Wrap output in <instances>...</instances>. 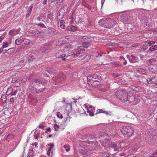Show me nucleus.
I'll return each instance as SVG.
<instances>
[{
	"instance_id": "24",
	"label": "nucleus",
	"mask_w": 157,
	"mask_h": 157,
	"mask_svg": "<svg viewBox=\"0 0 157 157\" xmlns=\"http://www.w3.org/2000/svg\"><path fill=\"white\" fill-rule=\"evenodd\" d=\"M100 78V76L97 74H94L92 75V80H93L94 79H95V80H93V81L95 82H98Z\"/></svg>"
},
{
	"instance_id": "27",
	"label": "nucleus",
	"mask_w": 157,
	"mask_h": 157,
	"mask_svg": "<svg viewBox=\"0 0 157 157\" xmlns=\"http://www.w3.org/2000/svg\"><path fill=\"white\" fill-rule=\"evenodd\" d=\"M155 43V42L154 41H150L148 42H147L146 43H145V44L146 45H148L149 46H151H151L154 45Z\"/></svg>"
},
{
	"instance_id": "57",
	"label": "nucleus",
	"mask_w": 157,
	"mask_h": 157,
	"mask_svg": "<svg viewBox=\"0 0 157 157\" xmlns=\"http://www.w3.org/2000/svg\"><path fill=\"white\" fill-rule=\"evenodd\" d=\"M89 115L91 117H92V116H94V114L93 113V110H92L90 112V113H89Z\"/></svg>"
},
{
	"instance_id": "5",
	"label": "nucleus",
	"mask_w": 157,
	"mask_h": 157,
	"mask_svg": "<svg viewBox=\"0 0 157 157\" xmlns=\"http://www.w3.org/2000/svg\"><path fill=\"white\" fill-rule=\"evenodd\" d=\"M120 130L121 132L125 136L130 137L133 134V130L129 126H123Z\"/></svg>"
},
{
	"instance_id": "36",
	"label": "nucleus",
	"mask_w": 157,
	"mask_h": 157,
	"mask_svg": "<svg viewBox=\"0 0 157 157\" xmlns=\"http://www.w3.org/2000/svg\"><path fill=\"white\" fill-rule=\"evenodd\" d=\"M24 44L25 45H29L30 44V40L27 39H24L23 40Z\"/></svg>"
},
{
	"instance_id": "32",
	"label": "nucleus",
	"mask_w": 157,
	"mask_h": 157,
	"mask_svg": "<svg viewBox=\"0 0 157 157\" xmlns=\"http://www.w3.org/2000/svg\"><path fill=\"white\" fill-rule=\"evenodd\" d=\"M60 21L59 24H60V28L62 29H64L65 28V25L63 24L64 21L63 20H59Z\"/></svg>"
},
{
	"instance_id": "15",
	"label": "nucleus",
	"mask_w": 157,
	"mask_h": 157,
	"mask_svg": "<svg viewBox=\"0 0 157 157\" xmlns=\"http://www.w3.org/2000/svg\"><path fill=\"white\" fill-rule=\"evenodd\" d=\"M80 39L82 43L87 41H91V39L87 36H83L80 37Z\"/></svg>"
},
{
	"instance_id": "2",
	"label": "nucleus",
	"mask_w": 157,
	"mask_h": 157,
	"mask_svg": "<svg viewBox=\"0 0 157 157\" xmlns=\"http://www.w3.org/2000/svg\"><path fill=\"white\" fill-rule=\"evenodd\" d=\"M98 24L99 25L105 28H110L114 27L116 24V22L113 19L104 18L100 20Z\"/></svg>"
},
{
	"instance_id": "46",
	"label": "nucleus",
	"mask_w": 157,
	"mask_h": 157,
	"mask_svg": "<svg viewBox=\"0 0 157 157\" xmlns=\"http://www.w3.org/2000/svg\"><path fill=\"white\" fill-rule=\"evenodd\" d=\"M8 44L7 42H4L3 43V44L2 45L3 48H6L8 46Z\"/></svg>"
},
{
	"instance_id": "40",
	"label": "nucleus",
	"mask_w": 157,
	"mask_h": 157,
	"mask_svg": "<svg viewBox=\"0 0 157 157\" xmlns=\"http://www.w3.org/2000/svg\"><path fill=\"white\" fill-rule=\"evenodd\" d=\"M63 44V41L62 40L60 39L57 42L56 44L57 46H60Z\"/></svg>"
},
{
	"instance_id": "34",
	"label": "nucleus",
	"mask_w": 157,
	"mask_h": 157,
	"mask_svg": "<svg viewBox=\"0 0 157 157\" xmlns=\"http://www.w3.org/2000/svg\"><path fill=\"white\" fill-rule=\"evenodd\" d=\"M34 154L32 151H30L28 153L27 157H33Z\"/></svg>"
},
{
	"instance_id": "20",
	"label": "nucleus",
	"mask_w": 157,
	"mask_h": 157,
	"mask_svg": "<svg viewBox=\"0 0 157 157\" xmlns=\"http://www.w3.org/2000/svg\"><path fill=\"white\" fill-rule=\"evenodd\" d=\"M156 60L154 58H151L147 59L146 62V63L147 65H150L151 64L155 63Z\"/></svg>"
},
{
	"instance_id": "51",
	"label": "nucleus",
	"mask_w": 157,
	"mask_h": 157,
	"mask_svg": "<svg viewBox=\"0 0 157 157\" xmlns=\"http://www.w3.org/2000/svg\"><path fill=\"white\" fill-rule=\"evenodd\" d=\"M147 49V48L145 46H144V47L141 48L140 50L141 51L144 52Z\"/></svg>"
},
{
	"instance_id": "48",
	"label": "nucleus",
	"mask_w": 157,
	"mask_h": 157,
	"mask_svg": "<svg viewBox=\"0 0 157 157\" xmlns=\"http://www.w3.org/2000/svg\"><path fill=\"white\" fill-rule=\"evenodd\" d=\"M100 155L102 157H105L107 156L106 153L105 152H102L100 154Z\"/></svg>"
},
{
	"instance_id": "58",
	"label": "nucleus",
	"mask_w": 157,
	"mask_h": 157,
	"mask_svg": "<svg viewBox=\"0 0 157 157\" xmlns=\"http://www.w3.org/2000/svg\"><path fill=\"white\" fill-rule=\"evenodd\" d=\"M14 99L13 98H11L10 99V103H13L14 102Z\"/></svg>"
},
{
	"instance_id": "52",
	"label": "nucleus",
	"mask_w": 157,
	"mask_h": 157,
	"mask_svg": "<svg viewBox=\"0 0 157 157\" xmlns=\"http://www.w3.org/2000/svg\"><path fill=\"white\" fill-rule=\"evenodd\" d=\"M57 116L58 117L60 118V119H62L63 118V117L62 115L60 114V113H58L57 115Z\"/></svg>"
},
{
	"instance_id": "21",
	"label": "nucleus",
	"mask_w": 157,
	"mask_h": 157,
	"mask_svg": "<svg viewBox=\"0 0 157 157\" xmlns=\"http://www.w3.org/2000/svg\"><path fill=\"white\" fill-rule=\"evenodd\" d=\"M52 80L54 81V83L56 85L58 84H60L61 83V80L60 78L57 77H54L53 78Z\"/></svg>"
},
{
	"instance_id": "62",
	"label": "nucleus",
	"mask_w": 157,
	"mask_h": 157,
	"mask_svg": "<svg viewBox=\"0 0 157 157\" xmlns=\"http://www.w3.org/2000/svg\"><path fill=\"white\" fill-rule=\"evenodd\" d=\"M126 157H136L133 154H130L127 156Z\"/></svg>"
},
{
	"instance_id": "25",
	"label": "nucleus",
	"mask_w": 157,
	"mask_h": 157,
	"mask_svg": "<svg viewBox=\"0 0 157 157\" xmlns=\"http://www.w3.org/2000/svg\"><path fill=\"white\" fill-rule=\"evenodd\" d=\"M132 89L136 91H139L140 89V87L138 86H135L132 85L131 86Z\"/></svg>"
},
{
	"instance_id": "14",
	"label": "nucleus",
	"mask_w": 157,
	"mask_h": 157,
	"mask_svg": "<svg viewBox=\"0 0 157 157\" xmlns=\"http://www.w3.org/2000/svg\"><path fill=\"white\" fill-rule=\"evenodd\" d=\"M46 70L48 73L51 74H54L56 73L57 71V70L56 69H55L52 67H47Z\"/></svg>"
},
{
	"instance_id": "55",
	"label": "nucleus",
	"mask_w": 157,
	"mask_h": 157,
	"mask_svg": "<svg viewBox=\"0 0 157 157\" xmlns=\"http://www.w3.org/2000/svg\"><path fill=\"white\" fill-rule=\"evenodd\" d=\"M38 127L39 128H41V129H43L44 128V126L43 125V124H40L38 126Z\"/></svg>"
},
{
	"instance_id": "8",
	"label": "nucleus",
	"mask_w": 157,
	"mask_h": 157,
	"mask_svg": "<svg viewBox=\"0 0 157 157\" xmlns=\"http://www.w3.org/2000/svg\"><path fill=\"white\" fill-rule=\"evenodd\" d=\"M91 41H87L82 43V46L78 47L75 50L77 53H78V56L80 54V52L85 51L84 48H87L90 45Z\"/></svg>"
},
{
	"instance_id": "29",
	"label": "nucleus",
	"mask_w": 157,
	"mask_h": 157,
	"mask_svg": "<svg viewBox=\"0 0 157 157\" xmlns=\"http://www.w3.org/2000/svg\"><path fill=\"white\" fill-rule=\"evenodd\" d=\"M155 67V65L150 66L149 67V70L153 73L155 72L156 70L154 68Z\"/></svg>"
},
{
	"instance_id": "45",
	"label": "nucleus",
	"mask_w": 157,
	"mask_h": 157,
	"mask_svg": "<svg viewBox=\"0 0 157 157\" xmlns=\"http://www.w3.org/2000/svg\"><path fill=\"white\" fill-rule=\"evenodd\" d=\"M1 98L2 99V101L3 103L5 102L7 100V98H6V97L5 96L3 95V96H2Z\"/></svg>"
},
{
	"instance_id": "63",
	"label": "nucleus",
	"mask_w": 157,
	"mask_h": 157,
	"mask_svg": "<svg viewBox=\"0 0 157 157\" xmlns=\"http://www.w3.org/2000/svg\"><path fill=\"white\" fill-rule=\"evenodd\" d=\"M138 45H139V44H133L132 45V46L133 47H135L136 46H137Z\"/></svg>"
},
{
	"instance_id": "60",
	"label": "nucleus",
	"mask_w": 157,
	"mask_h": 157,
	"mask_svg": "<svg viewBox=\"0 0 157 157\" xmlns=\"http://www.w3.org/2000/svg\"><path fill=\"white\" fill-rule=\"evenodd\" d=\"M0 121L1 122V123L3 124L5 123L4 122L5 121V119H3L2 117L1 119L0 120Z\"/></svg>"
},
{
	"instance_id": "41",
	"label": "nucleus",
	"mask_w": 157,
	"mask_h": 157,
	"mask_svg": "<svg viewBox=\"0 0 157 157\" xmlns=\"http://www.w3.org/2000/svg\"><path fill=\"white\" fill-rule=\"evenodd\" d=\"M18 78L17 77L13 78L12 79V82L13 83H15L16 84L17 82H18V81H17Z\"/></svg>"
},
{
	"instance_id": "28",
	"label": "nucleus",
	"mask_w": 157,
	"mask_h": 157,
	"mask_svg": "<svg viewBox=\"0 0 157 157\" xmlns=\"http://www.w3.org/2000/svg\"><path fill=\"white\" fill-rule=\"evenodd\" d=\"M156 50H157V45H153L149 48V50L151 51H154Z\"/></svg>"
},
{
	"instance_id": "64",
	"label": "nucleus",
	"mask_w": 157,
	"mask_h": 157,
	"mask_svg": "<svg viewBox=\"0 0 157 157\" xmlns=\"http://www.w3.org/2000/svg\"><path fill=\"white\" fill-rule=\"evenodd\" d=\"M120 59L121 60H122V61H123L125 59L124 57L123 56H120Z\"/></svg>"
},
{
	"instance_id": "35",
	"label": "nucleus",
	"mask_w": 157,
	"mask_h": 157,
	"mask_svg": "<svg viewBox=\"0 0 157 157\" xmlns=\"http://www.w3.org/2000/svg\"><path fill=\"white\" fill-rule=\"evenodd\" d=\"M62 52H59L56 53V57L57 58H62Z\"/></svg>"
},
{
	"instance_id": "47",
	"label": "nucleus",
	"mask_w": 157,
	"mask_h": 157,
	"mask_svg": "<svg viewBox=\"0 0 157 157\" xmlns=\"http://www.w3.org/2000/svg\"><path fill=\"white\" fill-rule=\"evenodd\" d=\"M36 24L40 26L42 28H46V27L45 26V25L42 23Z\"/></svg>"
},
{
	"instance_id": "49",
	"label": "nucleus",
	"mask_w": 157,
	"mask_h": 157,
	"mask_svg": "<svg viewBox=\"0 0 157 157\" xmlns=\"http://www.w3.org/2000/svg\"><path fill=\"white\" fill-rule=\"evenodd\" d=\"M59 126L57 124H55L54 126V128H55V131H57V129L59 128Z\"/></svg>"
},
{
	"instance_id": "56",
	"label": "nucleus",
	"mask_w": 157,
	"mask_h": 157,
	"mask_svg": "<svg viewBox=\"0 0 157 157\" xmlns=\"http://www.w3.org/2000/svg\"><path fill=\"white\" fill-rule=\"evenodd\" d=\"M40 135V133H37L35 135V138L36 139H38Z\"/></svg>"
},
{
	"instance_id": "53",
	"label": "nucleus",
	"mask_w": 157,
	"mask_h": 157,
	"mask_svg": "<svg viewBox=\"0 0 157 157\" xmlns=\"http://www.w3.org/2000/svg\"><path fill=\"white\" fill-rule=\"evenodd\" d=\"M14 32H15L14 29L10 30L9 33V34L10 35H13Z\"/></svg>"
},
{
	"instance_id": "31",
	"label": "nucleus",
	"mask_w": 157,
	"mask_h": 157,
	"mask_svg": "<svg viewBox=\"0 0 157 157\" xmlns=\"http://www.w3.org/2000/svg\"><path fill=\"white\" fill-rule=\"evenodd\" d=\"M36 33V35L38 37H43L44 36L45 34L44 33L42 32H38Z\"/></svg>"
},
{
	"instance_id": "54",
	"label": "nucleus",
	"mask_w": 157,
	"mask_h": 157,
	"mask_svg": "<svg viewBox=\"0 0 157 157\" xmlns=\"http://www.w3.org/2000/svg\"><path fill=\"white\" fill-rule=\"evenodd\" d=\"M155 155H157V150L154 152L149 157H154V156Z\"/></svg>"
},
{
	"instance_id": "30",
	"label": "nucleus",
	"mask_w": 157,
	"mask_h": 157,
	"mask_svg": "<svg viewBox=\"0 0 157 157\" xmlns=\"http://www.w3.org/2000/svg\"><path fill=\"white\" fill-rule=\"evenodd\" d=\"M22 42L23 40L20 38L17 39L15 41V44L17 45L20 44L21 43H22Z\"/></svg>"
},
{
	"instance_id": "38",
	"label": "nucleus",
	"mask_w": 157,
	"mask_h": 157,
	"mask_svg": "<svg viewBox=\"0 0 157 157\" xmlns=\"http://www.w3.org/2000/svg\"><path fill=\"white\" fill-rule=\"evenodd\" d=\"M35 59L34 57L33 56H30L29 58L28 62L29 63H31L33 60Z\"/></svg>"
},
{
	"instance_id": "11",
	"label": "nucleus",
	"mask_w": 157,
	"mask_h": 157,
	"mask_svg": "<svg viewBox=\"0 0 157 157\" xmlns=\"http://www.w3.org/2000/svg\"><path fill=\"white\" fill-rule=\"evenodd\" d=\"M64 8L63 7L61 8L58 13L57 18L59 20H61L65 14V12L63 13Z\"/></svg>"
},
{
	"instance_id": "16",
	"label": "nucleus",
	"mask_w": 157,
	"mask_h": 157,
	"mask_svg": "<svg viewBox=\"0 0 157 157\" xmlns=\"http://www.w3.org/2000/svg\"><path fill=\"white\" fill-rule=\"evenodd\" d=\"M120 144H121V143L119 144L118 146H117L114 142H112V143H111L110 147L113 148L114 151H117L118 150L119 147H120Z\"/></svg>"
},
{
	"instance_id": "39",
	"label": "nucleus",
	"mask_w": 157,
	"mask_h": 157,
	"mask_svg": "<svg viewBox=\"0 0 157 157\" xmlns=\"http://www.w3.org/2000/svg\"><path fill=\"white\" fill-rule=\"evenodd\" d=\"M152 78H149L147 79V82L148 84H152L154 83L153 82L152 80Z\"/></svg>"
},
{
	"instance_id": "26",
	"label": "nucleus",
	"mask_w": 157,
	"mask_h": 157,
	"mask_svg": "<svg viewBox=\"0 0 157 157\" xmlns=\"http://www.w3.org/2000/svg\"><path fill=\"white\" fill-rule=\"evenodd\" d=\"M13 91V89L11 87H10L8 88L6 92V94L7 95H9L11 94Z\"/></svg>"
},
{
	"instance_id": "59",
	"label": "nucleus",
	"mask_w": 157,
	"mask_h": 157,
	"mask_svg": "<svg viewBox=\"0 0 157 157\" xmlns=\"http://www.w3.org/2000/svg\"><path fill=\"white\" fill-rule=\"evenodd\" d=\"M17 93V90H15L13 93L12 92L11 95H15Z\"/></svg>"
},
{
	"instance_id": "22",
	"label": "nucleus",
	"mask_w": 157,
	"mask_h": 157,
	"mask_svg": "<svg viewBox=\"0 0 157 157\" xmlns=\"http://www.w3.org/2000/svg\"><path fill=\"white\" fill-rule=\"evenodd\" d=\"M66 29L67 30L72 32H75L76 31L77 29V27L73 25L68 26Z\"/></svg>"
},
{
	"instance_id": "33",
	"label": "nucleus",
	"mask_w": 157,
	"mask_h": 157,
	"mask_svg": "<svg viewBox=\"0 0 157 157\" xmlns=\"http://www.w3.org/2000/svg\"><path fill=\"white\" fill-rule=\"evenodd\" d=\"M14 52V49L13 48H10L6 50V52L9 54H11Z\"/></svg>"
},
{
	"instance_id": "9",
	"label": "nucleus",
	"mask_w": 157,
	"mask_h": 157,
	"mask_svg": "<svg viewBox=\"0 0 157 157\" xmlns=\"http://www.w3.org/2000/svg\"><path fill=\"white\" fill-rule=\"evenodd\" d=\"M146 136L149 138L150 143L151 144H155L157 143V135L153 133H151L149 132L148 133Z\"/></svg>"
},
{
	"instance_id": "19",
	"label": "nucleus",
	"mask_w": 157,
	"mask_h": 157,
	"mask_svg": "<svg viewBox=\"0 0 157 157\" xmlns=\"http://www.w3.org/2000/svg\"><path fill=\"white\" fill-rule=\"evenodd\" d=\"M87 143L89 144H90V148L89 149L90 151H93L95 150V143L93 141H87Z\"/></svg>"
},
{
	"instance_id": "50",
	"label": "nucleus",
	"mask_w": 157,
	"mask_h": 157,
	"mask_svg": "<svg viewBox=\"0 0 157 157\" xmlns=\"http://www.w3.org/2000/svg\"><path fill=\"white\" fill-rule=\"evenodd\" d=\"M48 145L49 146H50V147L49 148L48 151H51L52 147H53L54 145L52 144H48Z\"/></svg>"
},
{
	"instance_id": "13",
	"label": "nucleus",
	"mask_w": 157,
	"mask_h": 157,
	"mask_svg": "<svg viewBox=\"0 0 157 157\" xmlns=\"http://www.w3.org/2000/svg\"><path fill=\"white\" fill-rule=\"evenodd\" d=\"M136 71L137 73L140 74H144L146 73L147 70L145 68L139 67L136 68Z\"/></svg>"
},
{
	"instance_id": "1",
	"label": "nucleus",
	"mask_w": 157,
	"mask_h": 157,
	"mask_svg": "<svg viewBox=\"0 0 157 157\" xmlns=\"http://www.w3.org/2000/svg\"><path fill=\"white\" fill-rule=\"evenodd\" d=\"M46 82L40 79H35L31 85V91L33 94H39L43 91L46 88Z\"/></svg>"
},
{
	"instance_id": "42",
	"label": "nucleus",
	"mask_w": 157,
	"mask_h": 157,
	"mask_svg": "<svg viewBox=\"0 0 157 157\" xmlns=\"http://www.w3.org/2000/svg\"><path fill=\"white\" fill-rule=\"evenodd\" d=\"M103 54H105L106 53L99 52H97V54H96V56L97 57H98L99 56L101 57L103 55Z\"/></svg>"
},
{
	"instance_id": "10",
	"label": "nucleus",
	"mask_w": 157,
	"mask_h": 157,
	"mask_svg": "<svg viewBox=\"0 0 157 157\" xmlns=\"http://www.w3.org/2000/svg\"><path fill=\"white\" fill-rule=\"evenodd\" d=\"M112 142H111L109 139H105L102 142V145L104 147H105L110 146L111 143Z\"/></svg>"
},
{
	"instance_id": "23",
	"label": "nucleus",
	"mask_w": 157,
	"mask_h": 157,
	"mask_svg": "<svg viewBox=\"0 0 157 157\" xmlns=\"http://www.w3.org/2000/svg\"><path fill=\"white\" fill-rule=\"evenodd\" d=\"M128 29H130L133 31H134L136 30L137 28V25L133 26L132 24H129L128 25Z\"/></svg>"
},
{
	"instance_id": "7",
	"label": "nucleus",
	"mask_w": 157,
	"mask_h": 157,
	"mask_svg": "<svg viewBox=\"0 0 157 157\" xmlns=\"http://www.w3.org/2000/svg\"><path fill=\"white\" fill-rule=\"evenodd\" d=\"M121 19L124 22H130L133 19L132 14L130 13H124L122 15Z\"/></svg>"
},
{
	"instance_id": "4",
	"label": "nucleus",
	"mask_w": 157,
	"mask_h": 157,
	"mask_svg": "<svg viewBox=\"0 0 157 157\" xmlns=\"http://www.w3.org/2000/svg\"><path fill=\"white\" fill-rule=\"evenodd\" d=\"M62 55V59L65 60L66 59H69L74 57H77L78 56V53H77L75 50L74 52L73 53L68 51H66L64 52Z\"/></svg>"
},
{
	"instance_id": "61",
	"label": "nucleus",
	"mask_w": 157,
	"mask_h": 157,
	"mask_svg": "<svg viewBox=\"0 0 157 157\" xmlns=\"http://www.w3.org/2000/svg\"><path fill=\"white\" fill-rule=\"evenodd\" d=\"M36 19L39 21H40L41 20H42V18L40 17H37Z\"/></svg>"
},
{
	"instance_id": "37",
	"label": "nucleus",
	"mask_w": 157,
	"mask_h": 157,
	"mask_svg": "<svg viewBox=\"0 0 157 157\" xmlns=\"http://www.w3.org/2000/svg\"><path fill=\"white\" fill-rule=\"evenodd\" d=\"M136 57L133 55H131L129 59L130 61L131 62H134V60L135 59Z\"/></svg>"
},
{
	"instance_id": "44",
	"label": "nucleus",
	"mask_w": 157,
	"mask_h": 157,
	"mask_svg": "<svg viewBox=\"0 0 157 157\" xmlns=\"http://www.w3.org/2000/svg\"><path fill=\"white\" fill-rule=\"evenodd\" d=\"M90 55H87L86 56L84 57V59L83 60H84L85 61H87L89 59H90Z\"/></svg>"
},
{
	"instance_id": "43",
	"label": "nucleus",
	"mask_w": 157,
	"mask_h": 157,
	"mask_svg": "<svg viewBox=\"0 0 157 157\" xmlns=\"http://www.w3.org/2000/svg\"><path fill=\"white\" fill-rule=\"evenodd\" d=\"M63 147L64 148H65V150L67 152L69 151L70 149V146L66 145H64L63 146Z\"/></svg>"
},
{
	"instance_id": "3",
	"label": "nucleus",
	"mask_w": 157,
	"mask_h": 157,
	"mask_svg": "<svg viewBox=\"0 0 157 157\" xmlns=\"http://www.w3.org/2000/svg\"><path fill=\"white\" fill-rule=\"evenodd\" d=\"M127 92L125 89H120L117 91L115 93L116 96L120 100L124 101H127L128 95Z\"/></svg>"
},
{
	"instance_id": "17",
	"label": "nucleus",
	"mask_w": 157,
	"mask_h": 157,
	"mask_svg": "<svg viewBox=\"0 0 157 157\" xmlns=\"http://www.w3.org/2000/svg\"><path fill=\"white\" fill-rule=\"evenodd\" d=\"M105 113L106 115H109V116H111L112 115V112H109V113L107 112L104 110L102 109H98L97 110V112L94 114H97L98 113Z\"/></svg>"
},
{
	"instance_id": "18",
	"label": "nucleus",
	"mask_w": 157,
	"mask_h": 157,
	"mask_svg": "<svg viewBox=\"0 0 157 157\" xmlns=\"http://www.w3.org/2000/svg\"><path fill=\"white\" fill-rule=\"evenodd\" d=\"M33 7V4H31L28 9V10L27 11V13L26 15V17H29L31 14Z\"/></svg>"
},
{
	"instance_id": "12",
	"label": "nucleus",
	"mask_w": 157,
	"mask_h": 157,
	"mask_svg": "<svg viewBox=\"0 0 157 157\" xmlns=\"http://www.w3.org/2000/svg\"><path fill=\"white\" fill-rule=\"evenodd\" d=\"M138 18L140 20H144V21L146 23H148L151 21V19L149 17L147 18L146 19H145V14L143 13H141L139 14Z\"/></svg>"
},
{
	"instance_id": "6",
	"label": "nucleus",
	"mask_w": 157,
	"mask_h": 157,
	"mask_svg": "<svg viewBox=\"0 0 157 157\" xmlns=\"http://www.w3.org/2000/svg\"><path fill=\"white\" fill-rule=\"evenodd\" d=\"M126 98H127V101L132 105H136L139 102V100L135 95L130 93L128 94Z\"/></svg>"
}]
</instances>
